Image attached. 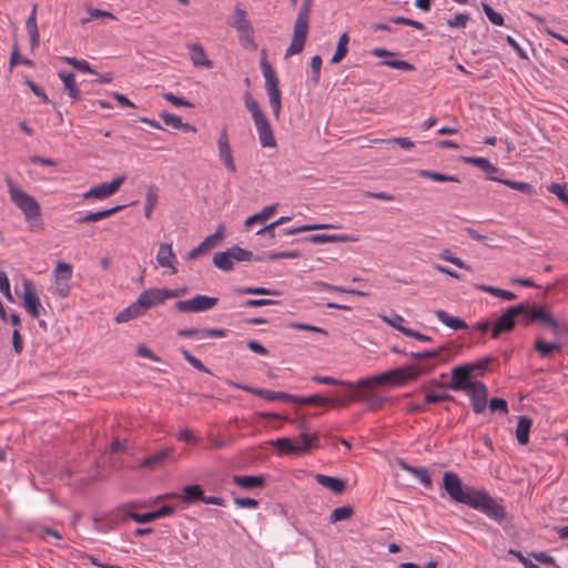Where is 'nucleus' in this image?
I'll use <instances>...</instances> for the list:
<instances>
[{
    "label": "nucleus",
    "mask_w": 568,
    "mask_h": 568,
    "mask_svg": "<svg viewBox=\"0 0 568 568\" xmlns=\"http://www.w3.org/2000/svg\"><path fill=\"white\" fill-rule=\"evenodd\" d=\"M225 233V226L223 223L219 224L214 234L206 236L202 242V246L210 251L216 247L223 240Z\"/></svg>",
    "instance_id": "nucleus-47"
},
{
    "label": "nucleus",
    "mask_w": 568,
    "mask_h": 568,
    "mask_svg": "<svg viewBox=\"0 0 568 568\" xmlns=\"http://www.w3.org/2000/svg\"><path fill=\"white\" fill-rule=\"evenodd\" d=\"M353 392L343 398L346 402V406L354 400L364 402L368 405L369 409L375 410L381 408L387 400L388 397L382 396L375 392V387H348Z\"/></svg>",
    "instance_id": "nucleus-8"
},
{
    "label": "nucleus",
    "mask_w": 568,
    "mask_h": 568,
    "mask_svg": "<svg viewBox=\"0 0 568 568\" xmlns=\"http://www.w3.org/2000/svg\"><path fill=\"white\" fill-rule=\"evenodd\" d=\"M60 80L63 83L64 89L73 100H79L81 97L80 89L75 82V74L73 72L60 71L58 73Z\"/></svg>",
    "instance_id": "nucleus-31"
},
{
    "label": "nucleus",
    "mask_w": 568,
    "mask_h": 568,
    "mask_svg": "<svg viewBox=\"0 0 568 568\" xmlns=\"http://www.w3.org/2000/svg\"><path fill=\"white\" fill-rule=\"evenodd\" d=\"M471 402L474 413L481 414L487 406L488 389L487 386L479 381H474L471 386L465 390Z\"/></svg>",
    "instance_id": "nucleus-14"
},
{
    "label": "nucleus",
    "mask_w": 568,
    "mask_h": 568,
    "mask_svg": "<svg viewBox=\"0 0 568 568\" xmlns=\"http://www.w3.org/2000/svg\"><path fill=\"white\" fill-rule=\"evenodd\" d=\"M462 161L467 164H471L480 169L481 171L493 174L498 172V168L491 164L486 158L479 156H463Z\"/></svg>",
    "instance_id": "nucleus-42"
},
{
    "label": "nucleus",
    "mask_w": 568,
    "mask_h": 568,
    "mask_svg": "<svg viewBox=\"0 0 568 568\" xmlns=\"http://www.w3.org/2000/svg\"><path fill=\"white\" fill-rule=\"evenodd\" d=\"M516 306H521L524 308L523 312H520L519 315H521V324L524 326H529L531 325L532 323H535V314H534V310L532 307H530L529 303L528 302H523V303H519L517 304Z\"/></svg>",
    "instance_id": "nucleus-59"
},
{
    "label": "nucleus",
    "mask_w": 568,
    "mask_h": 568,
    "mask_svg": "<svg viewBox=\"0 0 568 568\" xmlns=\"http://www.w3.org/2000/svg\"><path fill=\"white\" fill-rule=\"evenodd\" d=\"M175 258V255L172 251V245L166 243H161L159 246V251L156 254V262L161 267L171 268V274H175L178 272L176 267L173 265L172 260Z\"/></svg>",
    "instance_id": "nucleus-26"
},
{
    "label": "nucleus",
    "mask_w": 568,
    "mask_h": 568,
    "mask_svg": "<svg viewBox=\"0 0 568 568\" xmlns=\"http://www.w3.org/2000/svg\"><path fill=\"white\" fill-rule=\"evenodd\" d=\"M397 465L400 467V469H403V470L414 475L416 478H418L419 481L425 487L432 486V478L428 474V470L425 467L410 466L404 459H400V458L397 459Z\"/></svg>",
    "instance_id": "nucleus-27"
},
{
    "label": "nucleus",
    "mask_w": 568,
    "mask_h": 568,
    "mask_svg": "<svg viewBox=\"0 0 568 568\" xmlns=\"http://www.w3.org/2000/svg\"><path fill=\"white\" fill-rule=\"evenodd\" d=\"M381 385H390L389 377L386 372L375 375V376L362 378L358 382H356L355 384H347V387H375L376 388Z\"/></svg>",
    "instance_id": "nucleus-32"
},
{
    "label": "nucleus",
    "mask_w": 568,
    "mask_h": 568,
    "mask_svg": "<svg viewBox=\"0 0 568 568\" xmlns=\"http://www.w3.org/2000/svg\"><path fill=\"white\" fill-rule=\"evenodd\" d=\"M174 453L173 447H164L161 448L159 452L151 454L143 458L140 463L141 467L154 469L158 466H161L164 464L165 460H168L170 457H172Z\"/></svg>",
    "instance_id": "nucleus-23"
},
{
    "label": "nucleus",
    "mask_w": 568,
    "mask_h": 568,
    "mask_svg": "<svg viewBox=\"0 0 568 568\" xmlns=\"http://www.w3.org/2000/svg\"><path fill=\"white\" fill-rule=\"evenodd\" d=\"M483 11L488 20L495 26H504V17L496 12L488 3L481 2Z\"/></svg>",
    "instance_id": "nucleus-58"
},
{
    "label": "nucleus",
    "mask_w": 568,
    "mask_h": 568,
    "mask_svg": "<svg viewBox=\"0 0 568 568\" xmlns=\"http://www.w3.org/2000/svg\"><path fill=\"white\" fill-rule=\"evenodd\" d=\"M291 403L303 404V405H316V406H326V407H335L346 406V402L343 398L334 397L327 398L320 394H313L310 396H297L294 395V399H291Z\"/></svg>",
    "instance_id": "nucleus-18"
},
{
    "label": "nucleus",
    "mask_w": 568,
    "mask_h": 568,
    "mask_svg": "<svg viewBox=\"0 0 568 568\" xmlns=\"http://www.w3.org/2000/svg\"><path fill=\"white\" fill-rule=\"evenodd\" d=\"M130 510L126 507H119L101 519L103 530L115 529L119 525L130 519Z\"/></svg>",
    "instance_id": "nucleus-22"
},
{
    "label": "nucleus",
    "mask_w": 568,
    "mask_h": 568,
    "mask_svg": "<svg viewBox=\"0 0 568 568\" xmlns=\"http://www.w3.org/2000/svg\"><path fill=\"white\" fill-rule=\"evenodd\" d=\"M277 205V203L267 205L261 212L248 216L244 222V226L250 227L254 223L267 221L276 212Z\"/></svg>",
    "instance_id": "nucleus-41"
},
{
    "label": "nucleus",
    "mask_w": 568,
    "mask_h": 568,
    "mask_svg": "<svg viewBox=\"0 0 568 568\" xmlns=\"http://www.w3.org/2000/svg\"><path fill=\"white\" fill-rule=\"evenodd\" d=\"M378 65L388 67L392 69H398L404 71H413L415 67L404 60H383L378 62Z\"/></svg>",
    "instance_id": "nucleus-60"
},
{
    "label": "nucleus",
    "mask_w": 568,
    "mask_h": 568,
    "mask_svg": "<svg viewBox=\"0 0 568 568\" xmlns=\"http://www.w3.org/2000/svg\"><path fill=\"white\" fill-rule=\"evenodd\" d=\"M486 179L490 180V181L500 182V183L509 186L510 189L520 191V192H523L525 194H531L534 192V186L531 184H529V183H526V182H518V181H511V180H503V179H498V178L493 176V175H487Z\"/></svg>",
    "instance_id": "nucleus-45"
},
{
    "label": "nucleus",
    "mask_w": 568,
    "mask_h": 568,
    "mask_svg": "<svg viewBox=\"0 0 568 568\" xmlns=\"http://www.w3.org/2000/svg\"><path fill=\"white\" fill-rule=\"evenodd\" d=\"M436 364H429V363H420V364H413L408 365L409 373L415 374V379L422 375L428 374L433 372Z\"/></svg>",
    "instance_id": "nucleus-61"
},
{
    "label": "nucleus",
    "mask_w": 568,
    "mask_h": 568,
    "mask_svg": "<svg viewBox=\"0 0 568 568\" xmlns=\"http://www.w3.org/2000/svg\"><path fill=\"white\" fill-rule=\"evenodd\" d=\"M281 455H303L318 446V435L302 433L293 440L288 437L277 438L270 443Z\"/></svg>",
    "instance_id": "nucleus-4"
},
{
    "label": "nucleus",
    "mask_w": 568,
    "mask_h": 568,
    "mask_svg": "<svg viewBox=\"0 0 568 568\" xmlns=\"http://www.w3.org/2000/svg\"><path fill=\"white\" fill-rule=\"evenodd\" d=\"M232 385L239 389H243L247 393L254 394L258 397L264 398L268 402L280 400V402H291V399H294L293 394H288L285 392H277V390H270L264 388H256L248 385H243L239 383H232Z\"/></svg>",
    "instance_id": "nucleus-17"
},
{
    "label": "nucleus",
    "mask_w": 568,
    "mask_h": 568,
    "mask_svg": "<svg viewBox=\"0 0 568 568\" xmlns=\"http://www.w3.org/2000/svg\"><path fill=\"white\" fill-rule=\"evenodd\" d=\"M354 515V508L349 505L335 508L331 516L329 523L335 524L337 521L347 520Z\"/></svg>",
    "instance_id": "nucleus-52"
},
{
    "label": "nucleus",
    "mask_w": 568,
    "mask_h": 568,
    "mask_svg": "<svg viewBox=\"0 0 568 568\" xmlns=\"http://www.w3.org/2000/svg\"><path fill=\"white\" fill-rule=\"evenodd\" d=\"M464 231L475 241L483 242L487 247L495 248L498 244L494 241L493 237L479 234L473 227H465Z\"/></svg>",
    "instance_id": "nucleus-56"
},
{
    "label": "nucleus",
    "mask_w": 568,
    "mask_h": 568,
    "mask_svg": "<svg viewBox=\"0 0 568 568\" xmlns=\"http://www.w3.org/2000/svg\"><path fill=\"white\" fill-rule=\"evenodd\" d=\"M435 315L439 322L453 329L458 331L468 328L467 323L463 318L452 316L446 311L437 310Z\"/></svg>",
    "instance_id": "nucleus-34"
},
{
    "label": "nucleus",
    "mask_w": 568,
    "mask_h": 568,
    "mask_svg": "<svg viewBox=\"0 0 568 568\" xmlns=\"http://www.w3.org/2000/svg\"><path fill=\"white\" fill-rule=\"evenodd\" d=\"M390 385H403L409 381H415V374L409 373L408 365L386 371Z\"/></svg>",
    "instance_id": "nucleus-29"
},
{
    "label": "nucleus",
    "mask_w": 568,
    "mask_h": 568,
    "mask_svg": "<svg viewBox=\"0 0 568 568\" xmlns=\"http://www.w3.org/2000/svg\"><path fill=\"white\" fill-rule=\"evenodd\" d=\"M234 293L237 295H280V292L276 290L261 286L239 287L234 290Z\"/></svg>",
    "instance_id": "nucleus-50"
},
{
    "label": "nucleus",
    "mask_w": 568,
    "mask_h": 568,
    "mask_svg": "<svg viewBox=\"0 0 568 568\" xmlns=\"http://www.w3.org/2000/svg\"><path fill=\"white\" fill-rule=\"evenodd\" d=\"M26 28L30 37V47L33 50L40 43V36L37 26V6L34 4L27 19Z\"/></svg>",
    "instance_id": "nucleus-30"
},
{
    "label": "nucleus",
    "mask_w": 568,
    "mask_h": 568,
    "mask_svg": "<svg viewBox=\"0 0 568 568\" xmlns=\"http://www.w3.org/2000/svg\"><path fill=\"white\" fill-rule=\"evenodd\" d=\"M233 483L243 489L263 488L266 483L265 475L233 476Z\"/></svg>",
    "instance_id": "nucleus-25"
},
{
    "label": "nucleus",
    "mask_w": 568,
    "mask_h": 568,
    "mask_svg": "<svg viewBox=\"0 0 568 568\" xmlns=\"http://www.w3.org/2000/svg\"><path fill=\"white\" fill-rule=\"evenodd\" d=\"M452 344L440 345L436 349L425 351L426 359H438L439 362H448L452 357Z\"/></svg>",
    "instance_id": "nucleus-46"
},
{
    "label": "nucleus",
    "mask_w": 568,
    "mask_h": 568,
    "mask_svg": "<svg viewBox=\"0 0 568 568\" xmlns=\"http://www.w3.org/2000/svg\"><path fill=\"white\" fill-rule=\"evenodd\" d=\"M180 352H181L183 358L190 365H192L195 369L203 372V373L211 374V371L199 358L193 356L189 351H186L185 348H181Z\"/></svg>",
    "instance_id": "nucleus-57"
},
{
    "label": "nucleus",
    "mask_w": 568,
    "mask_h": 568,
    "mask_svg": "<svg viewBox=\"0 0 568 568\" xmlns=\"http://www.w3.org/2000/svg\"><path fill=\"white\" fill-rule=\"evenodd\" d=\"M190 58L195 67L212 68V61L207 59L204 48L199 43L189 44Z\"/></svg>",
    "instance_id": "nucleus-28"
},
{
    "label": "nucleus",
    "mask_w": 568,
    "mask_h": 568,
    "mask_svg": "<svg viewBox=\"0 0 568 568\" xmlns=\"http://www.w3.org/2000/svg\"><path fill=\"white\" fill-rule=\"evenodd\" d=\"M469 369L465 364L458 365L452 368L450 371V382L447 385L448 388L455 392L466 390L469 388L474 381Z\"/></svg>",
    "instance_id": "nucleus-16"
},
{
    "label": "nucleus",
    "mask_w": 568,
    "mask_h": 568,
    "mask_svg": "<svg viewBox=\"0 0 568 568\" xmlns=\"http://www.w3.org/2000/svg\"><path fill=\"white\" fill-rule=\"evenodd\" d=\"M219 302L217 297H212L203 294H197L191 300L178 301L173 305V310L176 312L185 313H200L205 312L214 307Z\"/></svg>",
    "instance_id": "nucleus-9"
},
{
    "label": "nucleus",
    "mask_w": 568,
    "mask_h": 568,
    "mask_svg": "<svg viewBox=\"0 0 568 568\" xmlns=\"http://www.w3.org/2000/svg\"><path fill=\"white\" fill-rule=\"evenodd\" d=\"M258 140L263 148H275L276 139L271 125L257 130Z\"/></svg>",
    "instance_id": "nucleus-51"
},
{
    "label": "nucleus",
    "mask_w": 568,
    "mask_h": 568,
    "mask_svg": "<svg viewBox=\"0 0 568 568\" xmlns=\"http://www.w3.org/2000/svg\"><path fill=\"white\" fill-rule=\"evenodd\" d=\"M217 152H219V159L222 162V164L225 166V169L229 172L234 173L236 171V165H235L234 158L232 154L226 126H223L222 130L220 131L219 139H217Z\"/></svg>",
    "instance_id": "nucleus-13"
},
{
    "label": "nucleus",
    "mask_w": 568,
    "mask_h": 568,
    "mask_svg": "<svg viewBox=\"0 0 568 568\" xmlns=\"http://www.w3.org/2000/svg\"><path fill=\"white\" fill-rule=\"evenodd\" d=\"M495 362H497V358L489 355L479 361L466 363L465 365L469 369L473 377H479L484 376L488 369V366Z\"/></svg>",
    "instance_id": "nucleus-35"
},
{
    "label": "nucleus",
    "mask_w": 568,
    "mask_h": 568,
    "mask_svg": "<svg viewBox=\"0 0 568 568\" xmlns=\"http://www.w3.org/2000/svg\"><path fill=\"white\" fill-rule=\"evenodd\" d=\"M203 498V489L200 485H189L183 488L182 499L185 504H194L196 501H202Z\"/></svg>",
    "instance_id": "nucleus-44"
},
{
    "label": "nucleus",
    "mask_w": 568,
    "mask_h": 568,
    "mask_svg": "<svg viewBox=\"0 0 568 568\" xmlns=\"http://www.w3.org/2000/svg\"><path fill=\"white\" fill-rule=\"evenodd\" d=\"M165 288H159V287H151L145 291H143L139 297V305L142 306L144 313L159 304H162L166 296H164Z\"/></svg>",
    "instance_id": "nucleus-20"
},
{
    "label": "nucleus",
    "mask_w": 568,
    "mask_h": 568,
    "mask_svg": "<svg viewBox=\"0 0 568 568\" xmlns=\"http://www.w3.org/2000/svg\"><path fill=\"white\" fill-rule=\"evenodd\" d=\"M469 507L481 511L497 523H501L507 518L505 506L494 499L486 490L478 489Z\"/></svg>",
    "instance_id": "nucleus-7"
},
{
    "label": "nucleus",
    "mask_w": 568,
    "mask_h": 568,
    "mask_svg": "<svg viewBox=\"0 0 568 568\" xmlns=\"http://www.w3.org/2000/svg\"><path fill=\"white\" fill-rule=\"evenodd\" d=\"M336 227L332 224H303L301 226L291 227V229H283L280 231V236H287V235H296L308 231H315V230H329Z\"/></svg>",
    "instance_id": "nucleus-37"
},
{
    "label": "nucleus",
    "mask_w": 568,
    "mask_h": 568,
    "mask_svg": "<svg viewBox=\"0 0 568 568\" xmlns=\"http://www.w3.org/2000/svg\"><path fill=\"white\" fill-rule=\"evenodd\" d=\"M535 351L542 358H549L555 352L560 351L561 345L557 343H547L542 338H537L534 344Z\"/></svg>",
    "instance_id": "nucleus-40"
},
{
    "label": "nucleus",
    "mask_w": 568,
    "mask_h": 568,
    "mask_svg": "<svg viewBox=\"0 0 568 568\" xmlns=\"http://www.w3.org/2000/svg\"><path fill=\"white\" fill-rule=\"evenodd\" d=\"M159 194L154 185L148 186L145 201H144V215L148 220L152 217L154 207L158 204Z\"/></svg>",
    "instance_id": "nucleus-43"
},
{
    "label": "nucleus",
    "mask_w": 568,
    "mask_h": 568,
    "mask_svg": "<svg viewBox=\"0 0 568 568\" xmlns=\"http://www.w3.org/2000/svg\"><path fill=\"white\" fill-rule=\"evenodd\" d=\"M489 409L491 413L508 414V404L506 399L500 397H493L489 400Z\"/></svg>",
    "instance_id": "nucleus-62"
},
{
    "label": "nucleus",
    "mask_w": 568,
    "mask_h": 568,
    "mask_svg": "<svg viewBox=\"0 0 568 568\" xmlns=\"http://www.w3.org/2000/svg\"><path fill=\"white\" fill-rule=\"evenodd\" d=\"M63 61L73 68H75L79 71L85 72V73H97L95 70H93L90 65V63L87 60H79L73 57H64Z\"/></svg>",
    "instance_id": "nucleus-55"
},
{
    "label": "nucleus",
    "mask_w": 568,
    "mask_h": 568,
    "mask_svg": "<svg viewBox=\"0 0 568 568\" xmlns=\"http://www.w3.org/2000/svg\"><path fill=\"white\" fill-rule=\"evenodd\" d=\"M212 263L215 267L223 272H231L234 268V263L232 261L229 248L223 252H216L213 255Z\"/></svg>",
    "instance_id": "nucleus-39"
},
{
    "label": "nucleus",
    "mask_w": 568,
    "mask_h": 568,
    "mask_svg": "<svg viewBox=\"0 0 568 568\" xmlns=\"http://www.w3.org/2000/svg\"><path fill=\"white\" fill-rule=\"evenodd\" d=\"M291 221V216H281L280 219H277L276 221L261 227L260 230L256 231V235H262L263 233H270V239L271 240H274L276 234H275V229L280 225H283L284 223Z\"/></svg>",
    "instance_id": "nucleus-53"
},
{
    "label": "nucleus",
    "mask_w": 568,
    "mask_h": 568,
    "mask_svg": "<svg viewBox=\"0 0 568 568\" xmlns=\"http://www.w3.org/2000/svg\"><path fill=\"white\" fill-rule=\"evenodd\" d=\"M532 419L528 416H520L516 427V438L520 445H527L529 442V433Z\"/></svg>",
    "instance_id": "nucleus-33"
},
{
    "label": "nucleus",
    "mask_w": 568,
    "mask_h": 568,
    "mask_svg": "<svg viewBox=\"0 0 568 568\" xmlns=\"http://www.w3.org/2000/svg\"><path fill=\"white\" fill-rule=\"evenodd\" d=\"M70 280L55 278L54 293L60 297H67L70 293Z\"/></svg>",
    "instance_id": "nucleus-64"
},
{
    "label": "nucleus",
    "mask_w": 568,
    "mask_h": 568,
    "mask_svg": "<svg viewBox=\"0 0 568 568\" xmlns=\"http://www.w3.org/2000/svg\"><path fill=\"white\" fill-rule=\"evenodd\" d=\"M226 23L236 30L239 33V41L244 48L256 49L254 41V28L247 19V12L236 7L234 12L226 19Z\"/></svg>",
    "instance_id": "nucleus-6"
},
{
    "label": "nucleus",
    "mask_w": 568,
    "mask_h": 568,
    "mask_svg": "<svg viewBox=\"0 0 568 568\" xmlns=\"http://www.w3.org/2000/svg\"><path fill=\"white\" fill-rule=\"evenodd\" d=\"M11 201L22 211L28 227L31 232H40L44 229L41 206L39 202L27 192L16 187L10 176L6 178Z\"/></svg>",
    "instance_id": "nucleus-1"
},
{
    "label": "nucleus",
    "mask_w": 568,
    "mask_h": 568,
    "mask_svg": "<svg viewBox=\"0 0 568 568\" xmlns=\"http://www.w3.org/2000/svg\"><path fill=\"white\" fill-rule=\"evenodd\" d=\"M419 176L430 179L436 182H454L460 183V179L457 175H446L444 173L429 171V170H420L418 172Z\"/></svg>",
    "instance_id": "nucleus-49"
},
{
    "label": "nucleus",
    "mask_w": 568,
    "mask_h": 568,
    "mask_svg": "<svg viewBox=\"0 0 568 568\" xmlns=\"http://www.w3.org/2000/svg\"><path fill=\"white\" fill-rule=\"evenodd\" d=\"M232 261L243 262V261H252L253 253L246 248H242L237 245H234L229 248Z\"/></svg>",
    "instance_id": "nucleus-54"
},
{
    "label": "nucleus",
    "mask_w": 568,
    "mask_h": 568,
    "mask_svg": "<svg viewBox=\"0 0 568 568\" xmlns=\"http://www.w3.org/2000/svg\"><path fill=\"white\" fill-rule=\"evenodd\" d=\"M535 321L540 322L549 328L555 335H568V325L565 322L557 321L554 315L544 307L534 306Z\"/></svg>",
    "instance_id": "nucleus-11"
},
{
    "label": "nucleus",
    "mask_w": 568,
    "mask_h": 568,
    "mask_svg": "<svg viewBox=\"0 0 568 568\" xmlns=\"http://www.w3.org/2000/svg\"><path fill=\"white\" fill-rule=\"evenodd\" d=\"M442 487L457 504L470 506L478 489L474 486L464 485L460 477L454 471H445Z\"/></svg>",
    "instance_id": "nucleus-3"
},
{
    "label": "nucleus",
    "mask_w": 568,
    "mask_h": 568,
    "mask_svg": "<svg viewBox=\"0 0 568 568\" xmlns=\"http://www.w3.org/2000/svg\"><path fill=\"white\" fill-rule=\"evenodd\" d=\"M315 479L320 485L329 489L335 495H342L346 489V480L338 477L317 474Z\"/></svg>",
    "instance_id": "nucleus-24"
},
{
    "label": "nucleus",
    "mask_w": 568,
    "mask_h": 568,
    "mask_svg": "<svg viewBox=\"0 0 568 568\" xmlns=\"http://www.w3.org/2000/svg\"><path fill=\"white\" fill-rule=\"evenodd\" d=\"M475 287L481 292L489 293L494 296L500 297L506 301H513L517 297L516 294H514L510 291L498 288V287L486 285V284H476Z\"/></svg>",
    "instance_id": "nucleus-48"
},
{
    "label": "nucleus",
    "mask_w": 568,
    "mask_h": 568,
    "mask_svg": "<svg viewBox=\"0 0 568 568\" xmlns=\"http://www.w3.org/2000/svg\"><path fill=\"white\" fill-rule=\"evenodd\" d=\"M357 239L355 236L348 234H312L308 236H304L301 239H295L291 243H301V242H310V243H331V242H356Z\"/></svg>",
    "instance_id": "nucleus-21"
},
{
    "label": "nucleus",
    "mask_w": 568,
    "mask_h": 568,
    "mask_svg": "<svg viewBox=\"0 0 568 568\" xmlns=\"http://www.w3.org/2000/svg\"><path fill=\"white\" fill-rule=\"evenodd\" d=\"M524 308L521 306H509L495 322L491 329V338H498L503 333H510L516 327V318Z\"/></svg>",
    "instance_id": "nucleus-10"
},
{
    "label": "nucleus",
    "mask_w": 568,
    "mask_h": 568,
    "mask_svg": "<svg viewBox=\"0 0 568 568\" xmlns=\"http://www.w3.org/2000/svg\"><path fill=\"white\" fill-rule=\"evenodd\" d=\"M143 314H144V311H143L142 306L139 305V301L136 300L134 303H132L126 308L121 311L116 315L115 321H116V323H125L131 320L138 318Z\"/></svg>",
    "instance_id": "nucleus-36"
},
{
    "label": "nucleus",
    "mask_w": 568,
    "mask_h": 568,
    "mask_svg": "<svg viewBox=\"0 0 568 568\" xmlns=\"http://www.w3.org/2000/svg\"><path fill=\"white\" fill-rule=\"evenodd\" d=\"M160 118L163 120V122L173 129L176 130H184V131H195V128L191 125L190 123L182 122V119L175 114L169 113V112H161Z\"/></svg>",
    "instance_id": "nucleus-38"
},
{
    "label": "nucleus",
    "mask_w": 568,
    "mask_h": 568,
    "mask_svg": "<svg viewBox=\"0 0 568 568\" xmlns=\"http://www.w3.org/2000/svg\"><path fill=\"white\" fill-rule=\"evenodd\" d=\"M124 181H125V175H121V176L115 178L110 183H101L94 187H91L89 191H87L83 194V199H85V200H88V199H99V200L106 199V197L113 195L114 193H116L118 190L120 189V186L124 183Z\"/></svg>",
    "instance_id": "nucleus-15"
},
{
    "label": "nucleus",
    "mask_w": 568,
    "mask_h": 568,
    "mask_svg": "<svg viewBox=\"0 0 568 568\" xmlns=\"http://www.w3.org/2000/svg\"><path fill=\"white\" fill-rule=\"evenodd\" d=\"M244 104L252 115L256 131L271 125L266 115L261 110L258 102L252 97L250 91L244 93Z\"/></svg>",
    "instance_id": "nucleus-19"
},
{
    "label": "nucleus",
    "mask_w": 568,
    "mask_h": 568,
    "mask_svg": "<svg viewBox=\"0 0 568 568\" xmlns=\"http://www.w3.org/2000/svg\"><path fill=\"white\" fill-rule=\"evenodd\" d=\"M548 191L556 194L559 200L568 204V192L566 184L551 183L548 185Z\"/></svg>",
    "instance_id": "nucleus-63"
},
{
    "label": "nucleus",
    "mask_w": 568,
    "mask_h": 568,
    "mask_svg": "<svg viewBox=\"0 0 568 568\" xmlns=\"http://www.w3.org/2000/svg\"><path fill=\"white\" fill-rule=\"evenodd\" d=\"M260 67L265 79V89L270 100V106L273 111L275 119H280L282 109V95L278 88V79L270 62L266 59V50H262Z\"/></svg>",
    "instance_id": "nucleus-5"
},
{
    "label": "nucleus",
    "mask_w": 568,
    "mask_h": 568,
    "mask_svg": "<svg viewBox=\"0 0 568 568\" xmlns=\"http://www.w3.org/2000/svg\"><path fill=\"white\" fill-rule=\"evenodd\" d=\"M313 0H303L294 23L293 38L286 49L285 57L298 54L303 51L308 32V19Z\"/></svg>",
    "instance_id": "nucleus-2"
},
{
    "label": "nucleus",
    "mask_w": 568,
    "mask_h": 568,
    "mask_svg": "<svg viewBox=\"0 0 568 568\" xmlns=\"http://www.w3.org/2000/svg\"><path fill=\"white\" fill-rule=\"evenodd\" d=\"M22 302L23 307L33 318H39L41 312H44L34 286L29 280H23Z\"/></svg>",
    "instance_id": "nucleus-12"
}]
</instances>
